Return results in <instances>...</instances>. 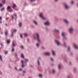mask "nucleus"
<instances>
[{
	"label": "nucleus",
	"instance_id": "nucleus-1",
	"mask_svg": "<svg viewBox=\"0 0 78 78\" xmlns=\"http://www.w3.org/2000/svg\"><path fill=\"white\" fill-rule=\"evenodd\" d=\"M35 35L37 37V40L38 42H41V40L40 39V35L39 33L38 32L36 33Z\"/></svg>",
	"mask_w": 78,
	"mask_h": 78
},
{
	"label": "nucleus",
	"instance_id": "nucleus-2",
	"mask_svg": "<svg viewBox=\"0 0 78 78\" xmlns=\"http://www.w3.org/2000/svg\"><path fill=\"white\" fill-rule=\"evenodd\" d=\"M68 31L69 34H73L74 31V28L72 27H70L68 29Z\"/></svg>",
	"mask_w": 78,
	"mask_h": 78
},
{
	"label": "nucleus",
	"instance_id": "nucleus-3",
	"mask_svg": "<svg viewBox=\"0 0 78 78\" xmlns=\"http://www.w3.org/2000/svg\"><path fill=\"white\" fill-rule=\"evenodd\" d=\"M63 5L65 9H66V10H68L69 9V6L67 3H64Z\"/></svg>",
	"mask_w": 78,
	"mask_h": 78
},
{
	"label": "nucleus",
	"instance_id": "nucleus-4",
	"mask_svg": "<svg viewBox=\"0 0 78 78\" xmlns=\"http://www.w3.org/2000/svg\"><path fill=\"white\" fill-rule=\"evenodd\" d=\"M39 16L40 18L44 20H46V18H45V17L44 16V13H40L39 14Z\"/></svg>",
	"mask_w": 78,
	"mask_h": 78
},
{
	"label": "nucleus",
	"instance_id": "nucleus-5",
	"mask_svg": "<svg viewBox=\"0 0 78 78\" xmlns=\"http://www.w3.org/2000/svg\"><path fill=\"white\" fill-rule=\"evenodd\" d=\"M41 58L38 57L37 60V64L39 66H41V62H40V61H41Z\"/></svg>",
	"mask_w": 78,
	"mask_h": 78
},
{
	"label": "nucleus",
	"instance_id": "nucleus-6",
	"mask_svg": "<svg viewBox=\"0 0 78 78\" xmlns=\"http://www.w3.org/2000/svg\"><path fill=\"white\" fill-rule=\"evenodd\" d=\"M63 21L66 25H69V21L66 19H65L63 20Z\"/></svg>",
	"mask_w": 78,
	"mask_h": 78
},
{
	"label": "nucleus",
	"instance_id": "nucleus-7",
	"mask_svg": "<svg viewBox=\"0 0 78 78\" xmlns=\"http://www.w3.org/2000/svg\"><path fill=\"white\" fill-rule=\"evenodd\" d=\"M55 43L57 44L58 46H60V45H61V42H60L59 40H55Z\"/></svg>",
	"mask_w": 78,
	"mask_h": 78
},
{
	"label": "nucleus",
	"instance_id": "nucleus-8",
	"mask_svg": "<svg viewBox=\"0 0 78 78\" xmlns=\"http://www.w3.org/2000/svg\"><path fill=\"white\" fill-rule=\"evenodd\" d=\"M7 10L10 12H12L13 11L11 9V7L10 6H7Z\"/></svg>",
	"mask_w": 78,
	"mask_h": 78
},
{
	"label": "nucleus",
	"instance_id": "nucleus-9",
	"mask_svg": "<svg viewBox=\"0 0 78 78\" xmlns=\"http://www.w3.org/2000/svg\"><path fill=\"white\" fill-rule=\"evenodd\" d=\"M21 67L22 68H24V67H25V65H24V64L25 63V61H24L23 60H21Z\"/></svg>",
	"mask_w": 78,
	"mask_h": 78
},
{
	"label": "nucleus",
	"instance_id": "nucleus-10",
	"mask_svg": "<svg viewBox=\"0 0 78 78\" xmlns=\"http://www.w3.org/2000/svg\"><path fill=\"white\" fill-rule=\"evenodd\" d=\"M33 22L34 24L36 26H37L38 25V22H37V21L36 20H33Z\"/></svg>",
	"mask_w": 78,
	"mask_h": 78
},
{
	"label": "nucleus",
	"instance_id": "nucleus-11",
	"mask_svg": "<svg viewBox=\"0 0 78 78\" xmlns=\"http://www.w3.org/2000/svg\"><path fill=\"white\" fill-rule=\"evenodd\" d=\"M62 67V65L61 63H59L58 65V70H61V67Z\"/></svg>",
	"mask_w": 78,
	"mask_h": 78
},
{
	"label": "nucleus",
	"instance_id": "nucleus-12",
	"mask_svg": "<svg viewBox=\"0 0 78 78\" xmlns=\"http://www.w3.org/2000/svg\"><path fill=\"white\" fill-rule=\"evenodd\" d=\"M52 55L53 56H56V52L55 51L52 50L51 51Z\"/></svg>",
	"mask_w": 78,
	"mask_h": 78
},
{
	"label": "nucleus",
	"instance_id": "nucleus-13",
	"mask_svg": "<svg viewBox=\"0 0 78 78\" xmlns=\"http://www.w3.org/2000/svg\"><path fill=\"white\" fill-rule=\"evenodd\" d=\"M54 32H55V33H59V32H60L59 30L57 29H54Z\"/></svg>",
	"mask_w": 78,
	"mask_h": 78
},
{
	"label": "nucleus",
	"instance_id": "nucleus-14",
	"mask_svg": "<svg viewBox=\"0 0 78 78\" xmlns=\"http://www.w3.org/2000/svg\"><path fill=\"white\" fill-rule=\"evenodd\" d=\"M44 55L46 56H50V53L49 52H46L44 53Z\"/></svg>",
	"mask_w": 78,
	"mask_h": 78
},
{
	"label": "nucleus",
	"instance_id": "nucleus-15",
	"mask_svg": "<svg viewBox=\"0 0 78 78\" xmlns=\"http://www.w3.org/2000/svg\"><path fill=\"white\" fill-rule=\"evenodd\" d=\"M17 7V5L16 4H13L12 6V8L14 9H15V8Z\"/></svg>",
	"mask_w": 78,
	"mask_h": 78
},
{
	"label": "nucleus",
	"instance_id": "nucleus-16",
	"mask_svg": "<svg viewBox=\"0 0 78 78\" xmlns=\"http://www.w3.org/2000/svg\"><path fill=\"white\" fill-rule=\"evenodd\" d=\"M62 36V37H64V36H66V33L65 32H62L61 34Z\"/></svg>",
	"mask_w": 78,
	"mask_h": 78
},
{
	"label": "nucleus",
	"instance_id": "nucleus-17",
	"mask_svg": "<svg viewBox=\"0 0 78 78\" xmlns=\"http://www.w3.org/2000/svg\"><path fill=\"white\" fill-rule=\"evenodd\" d=\"M15 46H16V44H15V43H14V42H13L12 44V48H13L14 47H15Z\"/></svg>",
	"mask_w": 78,
	"mask_h": 78
},
{
	"label": "nucleus",
	"instance_id": "nucleus-18",
	"mask_svg": "<svg viewBox=\"0 0 78 78\" xmlns=\"http://www.w3.org/2000/svg\"><path fill=\"white\" fill-rule=\"evenodd\" d=\"M52 73L53 74H55L56 73V70L55 69H52Z\"/></svg>",
	"mask_w": 78,
	"mask_h": 78
},
{
	"label": "nucleus",
	"instance_id": "nucleus-19",
	"mask_svg": "<svg viewBox=\"0 0 78 78\" xmlns=\"http://www.w3.org/2000/svg\"><path fill=\"white\" fill-rule=\"evenodd\" d=\"M44 24L45 25H49L50 23L48 22H46L44 23Z\"/></svg>",
	"mask_w": 78,
	"mask_h": 78
},
{
	"label": "nucleus",
	"instance_id": "nucleus-20",
	"mask_svg": "<svg viewBox=\"0 0 78 78\" xmlns=\"http://www.w3.org/2000/svg\"><path fill=\"white\" fill-rule=\"evenodd\" d=\"M71 50V48L70 46H69L67 47V50L68 51H70Z\"/></svg>",
	"mask_w": 78,
	"mask_h": 78
},
{
	"label": "nucleus",
	"instance_id": "nucleus-21",
	"mask_svg": "<svg viewBox=\"0 0 78 78\" xmlns=\"http://www.w3.org/2000/svg\"><path fill=\"white\" fill-rule=\"evenodd\" d=\"M74 47L75 48V49L76 50H78V46H77L76 45L74 44Z\"/></svg>",
	"mask_w": 78,
	"mask_h": 78
},
{
	"label": "nucleus",
	"instance_id": "nucleus-22",
	"mask_svg": "<svg viewBox=\"0 0 78 78\" xmlns=\"http://www.w3.org/2000/svg\"><path fill=\"white\" fill-rule=\"evenodd\" d=\"M1 2L3 5H5V4L6 3V1L5 0H2Z\"/></svg>",
	"mask_w": 78,
	"mask_h": 78
},
{
	"label": "nucleus",
	"instance_id": "nucleus-23",
	"mask_svg": "<svg viewBox=\"0 0 78 78\" xmlns=\"http://www.w3.org/2000/svg\"><path fill=\"white\" fill-rule=\"evenodd\" d=\"M19 26L20 27H21L22 26V22H20L19 24Z\"/></svg>",
	"mask_w": 78,
	"mask_h": 78
},
{
	"label": "nucleus",
	"instance_id": "nucleus-24",
	"mask_svg": "<svg viewBox=\"0 0 78 78\" xmlns=\"http://www.w3.org/2000/svg\"><path fill=\"white\" fill-rule=\"evenodd\" d=\"M25 62L26 64H27V62H29V60L27 58L25 59Z\"/></svg>",
	"mask_w": 78,
	"mask_h": 78
},
{
	"label": "nucleus",
	"instance_id": "nucleus-25",
	"mask_svg": "<svg viewBox=\"0 0 78 78\" xmlns=\"http://www.w3.org/2000/svg\"><path fill=\"white\" fill-rule=\"evenodd\" d=\"M16 58H18V54L17 53H15L14 54Z\"/></svg>",
	"mask_w": 78,
	"mask_h": 78
},
{
	"label": "nucleus",
	"instance_id": "nucleus-26",
	"mask_svg": "<svg viewBox=\"0 0 78 78\" xmlns=\"http://www.w3.org/2000/svg\"><path fill=\"white\" fill-rule=\"evenodd\" d=\"M36 46L37 47L39 48V44L38 43H36Z\"/></svg>",
	"mask_w": 78,
	"mask_h": 78
},
{
	"label": "nucleus",
	"instance_id": "nucleus-27",
	"mask_svg": "<svg viewBox=\"0 0 78 78\" xmlns=\"http://www.w3.org/2000/svg\"><path fill=\"white\" fill-rule=\"evenodd\" d=\"M50 60L51 61H52V62L54 61V59L53 58L50 57Z\"/></svg>",
	"mask_w": 78,
	"mask_h": 78
},
{
	"label": "nucleus",
	"instance_id": "nucleus-28",
	"mask_svg": "<svg viewBox=\"0 0 78 78\" xmlns=\"http://www.w3.org/2000/svg\"><path fill=\"white\" fill-rule=\"evenodd\" d=\"M20 48H21V49H22L23 50L24 49V46L21 45L20 46Z\"/></svg>",
	"mask_w": 78,
	"mask_h": 78
},
{
	"label": "nucleus",
	"instance_id": "nucleus-29",
	"mask_svg": "<svg viewBox=\"0 0 78 78\" xmlns=\"http://www.w3.org/2000/svg\"><path fill=\"white\" fill-rule=\"evenodd\" d=\"M63 39H64V40H67V39H68L67 37H66V36L63 37Z\"/></svg>",
	"mask_w": 78,
	"mask_h": 78
},
{
	"label": "nucleus",
	"instance_id": "nucleus-30",
	"mask_svg": "<svg viewBox=\"0 0 78 78\" xmlns=\"http://www.w3.org/2000/svg\"><path fill=\"white\" fill-rule=\"evenodd\" d=\"M38 76L39 78H42V75L41 74H38Z\"/></svg>",
	"mask_w": 78,
	"mask_h": 78
},
{
	"label": "nucleus",
	"instance_id": "nucleus-31",
	"mask_svg": "<svg viewBox=\"0 0 78 78\" xmlns=\"http://www.w3.org/2000/svg\"><path fill=\"white\" fill-rule=\"evenodd\" d=\"M63 46L64 47H66V42H64L63 43Z\"/></svg>",
	"mask_w": 78,
	"mask_h": 78
},
{
	"label": "nucleus",
	"instance_id": "nucleus-32",
	"mask_svg": "<svg viewBox=\"0 0 78 78\" xmlns=\"http://www.w3.org/2000/svg\"><path fill=\"white\" fill-rule=\"evenodd\" d=\"M1 11H4L5 10V7H3L1 9H0Z\"/></svg>",
	"mask_w": 78,
	"mask_h": 78
},
{
	"label": "nucleus",
	"instance_id": "nucleus-33",
	"mask_svg": "<svg viewBox=\"0 0 78 78\" xmlns=\"http://www.w3.org/2000/svg\"><path fill=\"white\" fill-rule=\"evenodd\" d=\"M29 1L30 2H35V1H36V0H30Z\"/></svg>",
	"mask_w": 78,
	"mask_h": 78
},
{
	"label": "nucleus",
	"instance_id": "nucleus-34",
	"mask_svg": "<svg viewBox=\"0 0 78 78\" xmlns=\"http://www.w3.org/2000/svg\"><path fill=\"white\" fill-rule=\"evenodd\" d=\"M24 35L25 37H27V36H28V34L26 33H25L24 34Z\"/></svg>",
	"mask_w": 78,
	"mask_h": 78
},
{
	"label": "nucleus",
	"instance_id": "nucleus-35",
	"mask_svg": "<svg viewBox=\"0 0 78 78\" xmlns=\"http://www.w3.org/2000/svg\"><path fill=\"white\" fill-rule=\"evenodd\" d=\"M21 57L22 58H24V56L23 55V54H22L21 55Z\"/></svg>",
	"mask_w": 78,
	"mask_h": 78
},
{
	"label": "nucleus",
	"instance_id": "nucleus-36",
	"mask_svg": "<svg viewBox=\"0 0 78 78\" xmlns=\"http://www.w3.org/2000/svg\"><path fill=\"white\" fill-rule=\"evenodd\" d=\"M20 60V58H19L17 57L16 59V61H19Z\"/></svg>",
	"mask_w": 78,
	"mask_h": 78
},
{
	"label": "nucleus",
	"instance_id": "nucleus-37",
	"mask_svg": "<svg viewBox=\"0 0 78 78\" xmlns=\"http://www.w3.org/2000/svg\"><path fill=\"white\" fill-rule=\"evenodd\" d=\"M70 4L71 5H73V4H74V2H73V1H71L70 2Z\"/></svg>",
	"mask_w": 78,
	"mask_h": 78
},
{
	"label": "nucleus",
	"instance_id": "nucleus-38",
	"mask_svg": "<svg viewBox=\"0 0 78 78\" xmlns=\"http://www.w3.org/2000/svg\"><path fill=\"white\" fill-rule=\"evenodd\" d=\"M7 42L8 44H9V43L10 42V41L9 40H8L7 41Z\"/></svg>",
	"mask_w": 78,
	"mask_h": 78
},
{
	"label": "nucleus",
	"instance_id": "nucleus-39",
	"mask_svg": "<svg viewBox=\"0 0 78 78\" xmlns=\"http://www.w3.org/2000/svg\"><path fill=\"white\" fill-rule=\"evenodd\" d=\"M41 48L42 50H45V47L44 46H42L41 47Z\"/></svg>",
	"mask_w": 78,
	"mask_h": 78
},
{
	"label": "nucleus",
	"instance_id": "nucleus-40",
	"mask_svg": "<svg viewBox=\"0 0 78 78\" xmlns=\"http://www.w3.org/2000/svg\"><path fill=\"white\" fill-rule=\"evenodd\" d=\"M67 61H68V60H67V59L65 58L64 60V62H67Z\"/></svg>",
	"mask_w": 78,
	"mask_h": 78
},
{
	"label": "nucleus",
	"instance_id": "nucleus-41",
	"mask_svg": "<svg viewBox=\"0 0 78 78\" xmlns=\"http://www.w3.org/2000/svg\"><path fill=\"white\" fill-rule=\"evenodd\" d=\"M24 5V6H27V5H28V3L27 2H25Z\"/></svg>",
	"mask_w": 78,
	"mask_h": 78
},
{
	"label": "nucleus",
	"instance_id": "nucleus-42",
	"mask_svg": "<svg viewBox=\"0 0 78 78\" xmlns=\"http://www.w3.org/2000/svg\"><path fill=\"white\" fill-rule=\"evenodd\" d=\"M0 61H2V57L1 55H0Z\"/></svg>",
	"mask_w": 78,
	"mask_h": 78
},
{
	"label": "nucleus",
	"instance_id": "nucleus-43",
	"mask_svg": "<svg viewBox=\"0 0 78 78\" xmlns=\"http://www.w3.org/2000/svg\"><path fill=\"white\" fill-rule=\"evenodd\" d=\"M16 31L17 30H16V29H14L13 30V31L12 32V33H14V32H16Z\"/></svg>",
	"mask_w": 78,
	"mask_h": 78
},
{
	"label": "nucleus",
	"instance_id": "nucleus-44",
	"mask_svg": "<svg viewBox=\"0 0 78 78\" xmlns=\"http://www.w3.org/2000/svg\"><path fill=\"white\" fill-rule=\"evenodd\" d=\"M33 38L34 39H35L36 40V37H35V36H33Z\"/></svg>",
	"mask_w": 78,
	"mask_h": 78
},
{
	"label": "nucleus",
	"instance_id": "nucleus-45",
	"mask_svg": "<svg viewBox=\"0 0 78 78\" xmlns=\"http://www.w3.org/2000/svg\"><path fill=\"white\" fill-rule=\"evenodd\" d=\"M5 54H8V51H5Z\"/></svg>",
	"mask_w": 78,
	"mask_h": 78
},
{
	"label": "nucleus",
	"instance_id": "nucleus-46",
	"mask_svg": "<svg viewBox=\"0 0 78 78\" xmlns=\"http://www.w3.org/2000/svg\"><path fill=\"white\" fill-rule=\"evenodd\" d=\"M14 33L13 32H12V34L11 35V37H13V36H14Z\"/></svg>",
	"mask_w": 78,
	"mask_h": 78
},
{
	"label": "nucleus",
	"instance_id": "nucleus-47",
	"mask_svg": "<svg viewBox=\"0 0 78 78\" xmlns=\"http://www.w3.org/2000/svg\"><path fill=\"white\" fill-rule=\"evenodd\" d=\"M5 36H7V35H8V33L7 32H5Z\"/></svg>",
	"mask_w": 78,
	"mask_h": 78
},
{
	"label": "nucleus",
	"instance_id": "nucleus-48",
	"mask_svg": "<svg viewBox=\"0 0 78 78\" xmlns=\"http://www.w3.org/2000/svg\"><path fill=\"white\" fill-rule=\"evenodd\" d=\"M23 73H27V71L26 70H23Z\"/></svg>",
	"mask_w": 78,
	"mask_h": 78
},
{
	"label": "nucleus",
	"instance_id": "nucleus-49",
	"mask_svg": "<svg viewBox=\"0 0 78 78\" xmlns=\"http://www.w3.org/2000/svg\"><path fill=\"white\" fill-rule=\"evenodd\" d=\"M3 4H2L0 3V8L3 6Z\"/></svg>",
	"mask_w": 78,
	"mask_h": 78
},
{
	"label": "nucleus",
	"instance_id": "nucleus-50",
	"mask_svg": "<svg viewBox=\"0 0 78 78\" xmlns=\"http://www.w3.org/2000/svg\"><path fill=\"white\" fill-rule=\"evenodd\" d=\"M11 17H12V20H13L14 19V16H13V15H11Z\"/></svg>",
	"mask_w": 78,
	"mask_h": 78
},
{
	"label": "nucleus",
	"instance_id": "nucleus-51",
	"mask_svg": "<svg viewBox=\"0 0 78 78\" xmlns=\"http://www.w3.org/2000/svg\"><path fill=\"white\" fill-rule=\"evenodd\" d=\"M58 0H54L55 2L56 3H57L58 2Z\"/></svg>",
	"mask_w": 78,
	"mask_h": 78
},
{
	"label": "nucleus",
	"instance_id": "nucleus-52",
	"mask_svg": "<svg viewBox=\"0 0 78 78\" xmlns=\"http://www.w3.org/2000/svg\"><path fill=\"white\" fill-rule=\"evenodd\" d=\"M20 37L21 38H22V34H20Z\"/></svg>",
	"mask_w": 78,
	"mask_h": 78
},
{
	"label": "nucleus",
	"instance_id": "nucleus-53",
	"mask_svg": "<svg viewBox=\"0 0 78 78\" xmlns=\"http://www.w3.org/2000/svg\"><path fill=\"white\" fill-rule=\"evenodd\" d=\"M12 51H14V48H12Z\"/></svg>",
	"mask_w": 78,
	"mask_h": 78
},
{
	"label": "nucleus",
	"instance_id": "nucleus-54",
	"mask_svg": "<svg viewBox=\"0 0 78 78\" xmlns=\"http://www.w3.org/2000/svg\"><path fill=\"white\" fill-rule=\"evenodd\" d=\"M70 55H71V56H72L73 55V52H71L70 53Z\"/></svg>",
	"mask_w": 78,
	"mask_h": 78
},
{
	"label": "nucleus",
	"instance_id": "nucleus-55",
	"mask_svg": "<svg viewBox=\"0 0 78 78\" xmlns=\"http://www.w3.org/2000/svg\"><path fill=\"white\" fill-rule=\"evenodd\" d=\"M77 69V68H76V67L74 68V70H76Z\"/></svg>",
	"mask_w": 78,
	"mask_h": 78
},
{
	"label": "nucleus",
	"instance_id": "nucleus-56",
	"mask_svg": "<svg viewBox=\"0 0 78 78\" xmlns=\"http://www.w3.org/2000/svg\"><path fill=\"white\" fill-rule=\"evenodd\" d=\"M15 70H16V71L18 70L17 68L16 67H15Z\"/></svg>",
	"mask_w": 78,
	"mask_h": 78
},
{
	"label": "nucleus",
	"instance_id": "nucleus-57",
	"mask_svg": "<svg viewBox=\"0 0 78 78\" xmlns=\"http://www.w3.org/2000/svg\"><path fill=\"white\" fill-rule=\"evenodd\" d=\"M22 68H20L19 69V71H22Z\"/></svg>",
	"mask_w": 78,
	"mask_h": 78
},
{
	"label": "nucleus",
	"instance_id": "nucleus-58",
	"mask_svg": "<svg viewBox=\"0 0 78 78\" xmlns=\"http://www.w3.org/2000/svg\"><path fill=\"white\" fill-rule=\"evenodd\" d=\"M51 66H55V64H53V63H52L51 64Z\"/></svg>",
	"mask_w": 78,
	"mask_h": 78
},
{
	"label": "nucleus",
	"instance_id": "nucleus-59",
	"mask_svg": "<svg viewBox=\"0 0 78 78\" xmlns=\"http://www.w3.org/2000/svg\"><path fill=\"white\" fill-rule=\"evenodd\" d=\"M13 15H14V16H15L17 17V15L16 14L14 13Z\"/></svg>",
	"mask_w": 78,
	"mask_h": 78
},
{
	"label": "nucleus",
	"instance_id": "nucleus-60",
	"mask_svg": "<svg viewBox=\"0 0 78 78\" xmlns=\"http://www.w3.org/2000/svg\"><path fill=\"white\" fill-rule=\"evenodd\" d=\"M14 10H16V11H18L19 10V9H16L15 8V9H14Z\"/></svg>",
	"mask_w": 78,
	"mask_h": 78
},
{
	"label": "nucleus",
	"instance_id": "nucleus-61",
	"mask_svg": "<svg viewBox=\"0 0 78 78\" xmlns=\"http://www.w3.org/2000/svg\"><path fill=\"white\" fill-rule=\"evenodd\" d=\"M67 78H70L69 75H68V76H67Z\"/></svg>",
	"mask_w": 78,
	"mask_h": 78
},
{
	"label": "nucleus",
	"instance_id": "nucleus-62",
	"mask_svg": "<svg viewBox=\"0 0 78 78\" xmlns=\"http://www.w3.org/2000/svg\"><path fill=\"white\" fill-rule=\"evenodd\" d=\"M69 65H71L72 64V62H69Z\"/></svg>",
	"mask_w": 78,
	"mask_h": 78
},
{
	"label": "nucleus",
	"instance_id": "nucleus-63",
	"mask_svg": "<svg viewBox=\"0 0 78 78\" xmlns=\"http://www.w3.org/2000/svg\"><path fill=\"white\" fill-rule=\"evenodd\" d=\"M0 75H2V73L1 71H0Z\"/></svg>",
	"mask_w": 78,
	"mask_h": 78
},
{
	"label": "nucleus",
	"instance_id": "nucleus-64",
	"mask_svg": "<svg viewBox=\"0 0 78 78\" xmlns=\"http://www.w3.org/2000/svg\"><path fill=\"white\" fill-rule=\"evenodd\" d=\"M45 29L46 30H48V28L47 27H45Z\"/></svg>",
	"mask_w": 78,
	"mask_h": 78
}]
</instances>
